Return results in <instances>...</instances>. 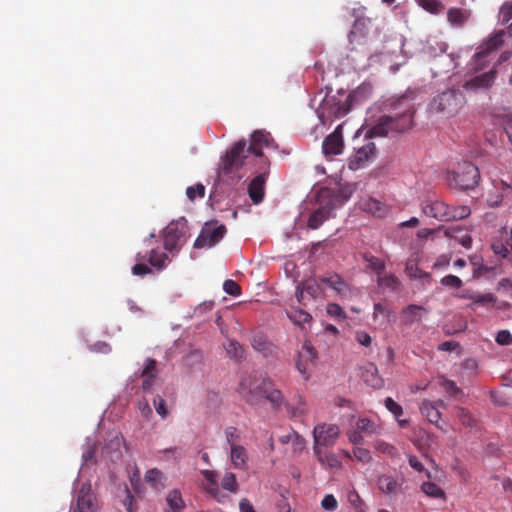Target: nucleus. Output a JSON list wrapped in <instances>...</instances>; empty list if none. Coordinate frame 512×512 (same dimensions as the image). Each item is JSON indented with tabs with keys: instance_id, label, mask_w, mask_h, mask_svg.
<instances>
[{
	"instance_id": "bf43d9fd",
	"label": "nucleus",
	"mask_w": 512,
	"mask_h": 512,
	"mask_svg": "<svg viewBox=\"0 0 512 512\" xmlns=\"http://www.w3.org/2000/svg\"><path fill=\"white\" fill-rule=\"evenodd\" d=\"M348 502L358 511L364 512V502L356 490H351L347 495Z\"/></svg>"
},
{
	"instance_id": "4be33fe9",
	"label": "nucleus",
	"mask_w": 512,
	"mask_h": 512,
	"mask_svg": "<svg viewBox=\"0 0 512 512\" xmlns=\"http://www.w3.org/2000/svg\"><path fill=\"white\" fill-rule=\"evenodd\" d=\"M267 174L261 173L254 177L248 185V194L254 204H259L265 196Z\"/></svg>"
},
{
	"instance_id": "e433bc0d",
	"label": "nucleus",
	"mask_w": 512,
	"mask_h": 512,
	"mask_svg": "<svg viewBox=\"0 0 512 512\" xmlns=\"http://www.w3.org/2000/svg\"><path fill=\"white\" fill-rule=\"evenodd\" d=\"M144 478L155 491H161L165 487L164 474L157 468L148 470Z\"/></svg>"
},
{
	"instance_id": "412c9836",
	"label": "nucleus",
	"mask_w": 512,
	"mask_h": 512,
	"mask_svg": "<svg viewBox=\"0 0 512 512\" xmlns=\"http://www.w3.org/2000/svg\"><path fill=\"white\" fill-rule=\"evenodd\" d=\"M404 479H396L387 474L379 475L377 478V486L379 490L386 495H396L401 491Z\"/></svg>"
},
{
	"instance_id": "dca6fc26",
	"label": "nucleus",
	"mask_w": 512,
	"mask_h": 512,
	"mask_svg": "<svg viewBox=\"0 0 512 512\" xmlns=\"http://www.w3.org/2000/svg\"><path fill=\"white\" fill-rule=\"evenodd\" d=\"M317 358V352L313 348V346L305 342L298 352V357L296 360V368L297 370L308 379V369L309 365L313 364Z\"/></svg>"
},
{
	"instance_id": "9b49d317",
	"label": "nucleus",
	"mask_w": 512,
	"mask_h": 512,
	"mask_svg": "<svg viewBox=\"0 0 512 512\" xmlns=\"http://www.w3.org/2000/svg\"><path fill=\"white\" fill-rule=\"evenodd\" d=\"M226 227L219 225L213 227L206 224L194 242L195 248L212 247L216 245L225 235Z\"/></svg>"
},
{
	"instance_id": "e2e57ef3",
	"label": "nucleus",
	"mask_w": 512,
	"mask_h": 512,
	"mask_svg": "<svg viewBox=\"0 0 512 512\" xmlns=\"http://www.w3.org/2000/svg\"><path fill=\"white\" fill-rule=\"evenodd\" d=\"M223 290L231 296H239L241 294L240 285L234 280L228 279L223 283Z\"/></svg>"
},
{
	"instance_id": "de8ad7c7",
	"label": "nucleus",
	"mask_w": 512,
	"mask_h": 512,
	"mask_svg": "<svg viewBox=\"0 0 512 512\" xmlns=\"http://www.w3.org/2000/svg\"><path fill=\"white\" fill-rule=\"evenodd\" d=\"M146 259V256L137 253L136 254V261L137 263L132 267V273L135 276H145L147 274L152 273V270L150 267H148L146 264L143 263V261Z\"/></svg>"
},
{
	"instance_id": "f257e3e1",
	"label": "nucleus",
	"mask_w": 512,
	"mask_h": 512,
	"mask_svg": "<svg viewBox=\"0 0 512 512\" xmlns=\"http://www.w3.org/2000/svg\"><path fill=\"white\" fill-rule=\"evenodd\" d=\"M239 393L251 405H257L265 399L272 408L279 409L284 403V396L281 390L275 387L274 381L269 377L258 376L257 373L241 379Z\"/></svg>"
},
{
	"instance_id": "69168bd1",
	"label": "nucleus",
	"mask_w": 512,
	"mask_h": 512,
	"mask_svg": "<svg viewBox=\"0 0 512 512\" xmlns=\"http://www.w3.org/2000/svg\"><path fill=\"white\" fill-rule=\"evenodd\" d=\"M153 404L155 406L156 412L162 417L165 418L168 415V409L166 407L165 400L160 396L156 395L153 399Z\"/></svg>"
},
{
	"instance_id": "6e6552de",
	"label": "nucleus",
	"mask_w": 512,
	"mask_h": 512,
	"mask_svg": "<svg viewBox=\"0 0 512 512\" xmlns=\"http://www.w3.org/2000/svg\"><path fill=\"white\" fill-rule=\"evenodd\" d=\"M462 103V93L459 90L448 89L433 99L431 108L438 113L453 115L461 107Z\"/></svg>"
},
{
	"instance_id": "4c0bfd02",
	"label": "nucleus",
	"mask_w": 512,
	"mask_h": 512,
	"mask_svg": "<svg viewBox=\"0 0 512 512\" xmlns=\"http://www.w3.org/2000/svg\"><path fill=\"white\" fill-rule=\"evenodd\" d=\"M356 429L366 436L380 433V427L375 422L365 417L357 420Z\"/></svg>"
},
{
	"instance_id": "13d9d810",
	"label": "nucleus",
	"mask_w": 512,
	"mask_h": 512,
	"mask_svg": "<svg viewBox=\"0 0 512 512\" xmlns=\"http://www.w3.org/2000/svg\"><path fill=\"white\" fill-rule=\"evenodd\" d=\"M186 195L191 201H194L196 197L203 198L205 196V186L201 183H197L194 186H189L186 189Z\"/></svg>"
},
{
	"instance_id": "c756f323",
	"label": "nucleus",
	"mask_w": 512,
	"mask_h": 512,
	"mask_svg": "<svg viewBox=\"0 0 512 512\" xmlns=\"http://www.w3.org/2000/svg\"><path fill=\"white\" fill-rule=\"evenodd\" d=\"M343 147L342 137L337 133L328 135L322 144L323 152L326 155H337L340 154Z\"/></svg>"
},
{
	"instance_id": "2f4dec72",
	"label": "nucleus",
	"mask_w": 512,
	"mask_h": 512,
	"mask_svg": "<svg viewBox=\"0 0 512 512\" xmlns=\"http://www.w3.org/2000/svg\"><path fill=\"white\" fill-rule=\"evenodd\" d=\"M167 508L165 512H181L185 508V502L180 490L173 489L166 496Z\"/></svg>"
},
{
	"instance_id": "603ef678",
	"label": "nucleus",
	"mask_w": 512,
	"mask_h": 512,
	"mask_svg": "<svg viewBox=\"0 0 512 512\" xmlns=\"http://www.w3.org/2000/svg\"><path fill=\"white\" fill-rule=\"evenodd\" d=\"M421 490L429 497L432 498H444V491L433 482H424L421 486Z\"/></svg>"
},
{
	"instance_id": "680f3d73",
	"label": "nucleus",
	"mask_w": 512,
	"mask_h": 512,
	"mask_svg": "<svg viewBox=\"0 0 512 512\" xmlns=\"http://www.w3.org/2000/svg\"><path fill=\"white\" fill-rule=\"evenodd\" d=\"M512 19V1L505 2L499 11V20L502 24L508 23Z\"/></svg>"
},
{
	"instance_id": "9d476101",
	"label": "nucleus",
	"mask_w": 512,
	"mask_h": 512,
	"mask_svg": "<svg viewBox=\"0 0 512 512\" xmlns=\"http://www.w3.org/2000/svg\"><path fill=\"white\" fill-rule=\"evenodd\" d=\"M339 433L340 429L335 424H318L313 430L314 445L320 448L333 446L339 437Z\"/></svg>"
},
{
	"instance_id": "a19ab883",
	"label": "nucleus",
	"mask_w": 512,
	"mask_h": 512,
	"mask_svg": "<svg viewBox=\"0 0 512 512\" xmlns=\"http://www.w3.org/2000/svg\"><path fill=\"white\" fill-rule=\"evenodd\" d=\"M416 3L426 12L432 15H439L445 9L444 4L440 0H415Z\"/></svg>"
},
{
	"instance_id": "4468645a",
	"label": "nucleus",
	"mask_w": 512,
	"mask_h": 512,
	"mask_svg": "<svg viewBox=\"0 0 512 512\" xmlns=\"http://www.w3.org/2000/svg\"><path fill=\"white\" fill-rule=\"evenodd\" d=\"M375 152V144L373 142L366 143L360 147L353 156L349 158V169L358 170L364 167L372 158H374Z\"/></svg>"
},
{
	"instance_id": "ddd939ff",
	"label": "nucleus",
	"mask_w": 512,
	"mask_h": 512,
	"mask_svg": "<svg viewBox=\"0 0 512 512\" xmlns=\"http://www.w3.org/2000/svg\"><path fill=\"white\" fill-rule=\"evenodd\" d=\"M123 444L124 439L119 432H110L102 448V456L111 462H118L122 458Z\"/></svg>"
},
{
	"instance_id": "864d4df0",
	"label": "nucleus",
	"mask_w": 512,
	"mask_h": 512,
	"mask_svg": "<svg viewBox=\"0 0 512 512\" xmlns=\"http://www.w3.org/2000/svg\"><path fill=\"white\" fill-rule=\"evenodd\" d=\"M374 448L378 452L386 454L391 458H396L399 455L396 447L382 440H376L374 443Z\"/></svg>"
},
{
	"instance_id": "20e7f679",
	"label": "nucleus",
	"mask_w": 512,
	"mask_h": 512,
	"mask_svg": "<svg viewBox=\"0 0 512 512\" xmlns=\"http://www.w3.org/2000/svg\"><path fill=\"white\" fill-rule=\"evenodd\" d=\"M448 181L450 186L461 190L474 189L480 181V172L473 163L463 161L453 169Z\"/></svg>"
},
{
	"instance_id": "052dcab7",
	"label": "nucleus",
	"mask_w": 512,
	"mask_h": 512,
	"mask_svg": "<svg viewBox=\"0 0 512 512\" xmlns=\"http://www.w3.org/2000/svg\"><path fill=\"white\" fill-rule=\"evenodd\" d=\"M225 348L231 357L240 358L243 355L242 346L235 340H229Z\"/></svg>"
},
{
	"instance_id": "423d86ee",
	"label": "nucleus",
	"mask_w": 512,
	"mask_h": 512,
	"mask_svg": "<svg viewBox=\"0 0 512 512\" xmlns=\"http://www.w3.org/2000/svg\"><path fill=\"white\" fill-rule=\"evenodd\" d=\"M504 36L505 31L499 30L478 47L471 62L473 70H482L487 66L490 54L495 52L503 44Z\"/></svg>"
},
{
	"instance_id": "09e8293b",
	"label": "nucleus",
	"mask_w": 512,
	"mask_h": 512,
	"mask_svg": "<svg viewBox=\"0 0 512 512\" xmlns=\"http://www.w3.org/2000/svg\"><path fill=\"white\" fill-rule=\"evenodd\" d=\"M377 281L380 287L387 288L393 291L396 290L400 285L399 279L393 274H381L380 276H378Z\"/></svg>"
},
{
	"instance_id": "72a5a7b5",
	"label": "nucleus",
	"mask_w": 512,
	"mask_h": 512,
	"mask_svg": "<svg viewBox=\"0 0 512 512\" xmlns=\"http://www.w3.org/2000/svg\"><path fill=\"white\" fill-rule=\"evenodd\" d=\"M470 12L461 8H450L447 11L448 22L455 27H462L469 19Z\"/></svg>"
},
{
	"instance_id": "c9c22d12",
	"label": "nucleus",
	"mask_w": 512,
	"mask_h": 512,
	"mask_svg": "<svg viewBox=\"0 0 512 512\" xmlns=\"http://www.w3.org/2000/svg\"><path fill=\"white\" fill-rule=\"evenodd\" d=\"M201 473L203 477L208 481V485L206 487L207 492L218 502H222L221 497L223 495H221V491L216 481V472L212 470H202Z\"/></svg>"
},
{
	"instance_id": "c85d7f7f",
	"label": "nucleus",
	"mask_w": 512,
	"mask_h": 512,
	"mask_svg": "<svg viewBox=\"0 0 512 512\" xmlns=\"http://www.w3.org/2000/svg\"><path fill=\"white\" fill-rule=\"evenodd\" d=\"M251 345L255 351L261 353L264 357L272 355L275 348L268 337L261 332L255 333L252 336Z\"/></svg>"
},
{
	"instance_id": "a18cd8bd",
	"label": "nucleus",
	"mask_w": 512,
	"mask_h": 512,
	"mask_svg": "<svg viewBox=\"0 0 512 512\" xmlns=\"http://www.w3.org/2000/svg\"><path fill=\"white\" fill-rule=\"evenodd\" d=\"M221 486L224 490L236 494L239 491V484L236 475L232 472H225L221 479Z\"/></svg>"
},
{
	"instance_id": "0eeeda50",
	"label": "nucleus",
	"mask_w": 512,
	"mask_h": 512,
	"mask_svg": "<svg viewBox=\"0 0 512 512\" xmlns=\"http://www.w3.org/2000/svg\"><path fill=\"white\" fill-rule=\"evenodd\" d=\"M187 229V220L184 217L169 223L164 230L165 249L170 252L178 251L186 242Z\"/></svg>"
},
{
	"instance_id": "ea45409f",
	"label": "nucleus",
	"mask_w": 512,
	"mask_h": 512,
	"mask_svg": "<svg viewBox=\"0 0 512 512\" xmlns=\"http://www.w3.org/2000/svg\"><path fill=\"white\" fill-rule=\"evenodd\" d=\"M456 416L463 426L470 429L477 428L478 420L468 409L457 407Z\"/></svg>"
},
{
	"instance_id": "a878e982",
	"label": "nucleus",
	"mask_w": 512,
	"mask_h": 512,
	"mask_svg": "<svg viewBox=\"0 0 512 512\" xmlns=\"http://www.w3.org/2000/svg\"><path fill=\"white\" fill-rule=\"evenodd\" d=\"M427 311L423 306L411 304L405 307L401 312V322L410 326L416 322H420L423 315L426 314Z\"/></svg>"
},
{
	"instance_id": "0e129e2a",
	"label": "nucleus",
	"mask_w": 512,
	"mask_h": 512,
	"mask_svg": "<svg viewBox=\"0 0 512 512\" xmlns=\"http://www.w3.org/2000/svg\"><path fill=\"white\" fill-rule=\"evenodd\" d=\"M353 455L358 461L362 463H369L372 459L370 451L362 447H355L353 449Z\"/></svg>"
},
{
	"instance_id": "6e6d98bb",
	"label": "nucleus",
	"mask_w": 512,
	"mask_h": 512,
	"mask_svg": "<svg viewBox=\"0 0 512 512\" xmlns=\"http://www.w3.org/2000/svg\"><path fill=\"white\" fill-rule=\"evenodd\" d=\"M226 441L230 445V448L233 446H239L238 442L240 441V432L239 430L234 426H229L224 431Z\"/></svg>"
},
{
	"instance_id": "49530a36",
	"label": "nucleus",
	"mask_w": 512,
	"mask_h": 512,
	"mask_svg": "<svg viewBox=\"0 0 512 512\" xmlns=\"http://www.w3.org/2000/svg\"><path fill=\"white\" fill-rule=\"evenodd\" d=\"M363 259L368 263V268L374 271L378 276L384 272L385 262L382 259L370 254H364Z\"/></svg>"
},
{
	"instance_id": "473e14b6",
	"label": "nucleus",
	"mask_w": 512,
	"mask_h": 512,
	"mask_svg": "<svg viewBox=\"0 0 512 512\" xmlns=\"http://www.w3.org/2000/svg\"><path fill=\"white\" fill-rule=\"evenodd\" d=\"M230 458L235 469L245 470L247 468L248 455L246 449L239 445L230 448Z\"/></svg>"
},
{
	"instance_id": "79ce46f5",
	"label": "nucleus",
	"mask_w": 512,
	"mask_h": 512,
	"mask_svg": "<svg viewBox=\"0 0 512 512\" xmlns=\"http://www.w3.org/2000/svg\"><path fill=\"white\" fill-rule=\"evenodd\" d=\"M386 409L394 415L399 425L404 427L408 424L407 420H402L400 417L403 415V408L400 404L394 401L391 397H387L384 400Z\"/></svg>"
},
{
	"instance_id": "39448f33",
	"label": "nucleus",
	"mask_w": 512,
	"mask_h": 512,
	"mask_svg": "<svg viewBox=\"0 0 512 512\" xmlns=\"http://www.w3.org/2000/svg\"><path fill=\"white\" fill-rule=\"evenodd\" d=\"M251 154L248 151L246 140L241 139L234 143L221 157L219 174L227 175L238 171L245 163V159Z\"/></svg>"
},
{
	"instance_id": "b1692460",
	"label": "nucleus",
	"mask_w": 512,
	"mask_h": 512,
	"mask_svg": "<svg viewBox=\"0 0 512 512\" xmlns=\"http://www.w3.org/2000/svg\"><path fill=\"white\" fill-rule=\"evenodd\" d=\"M319 281L335 290L340 296H345L349 292L348 283L337 273L321 276Z\"/></svg>"
},
{
	"instance_id": "338daca9",
	"label": "nucleus",
	"mask_w": 512,
	"mask_h": 512,
	"mask_svg": "<svg viewBox=\"0 0 512 512\" xmlns=\"http://www.w3.org/2000/svg\"><path fill=\"white\" fill-rule=\"evenodd\" d=\"M327 313L335 318L344 319L346 317L343 308L336 303H329L326 308Z\"/></svg>"
},
{
	"instance_id": "a211bd4d",
	"label": "nucleus",
	"mask_w": 512,
	"mask_h": 512,
	"mask_svg": "<svg viewBox=\"0 0 512 512\" xmlns=\"http://www.w3.org/2000/svg\"><path fill=\"white\" fill-rule=\"evenodd\" d=\"M422 211L426 216L435 218L438 221H450V206L443 201L435 200L426 203L423 205Z\"/></svg>"
},
{
	"instance_id": "58836bf2",
	"label": "nucleus",
	"mask_w": 512,
	"mask_h": 512,
	"mask_svg": "<svg viewBox=\"0 0 512 512\" xmlns=\"http://www.w3.org/2000/svg\"><path fill=\"white\" fill-rule=\"evenodd\" d=\"M287 316L295 325L299 326L312 320V316L308 312L295 307H291V309L287 311Z\"/></svg>"
},
{
	"instance_id": "5701e85b",
	"label": "nucleus",
	"mask_w": 512,
	"mask_h": 512,
	"mask_svg": "<svg viewBox=\"0 0 512 512\" xmlns=\"http://www.w3.org/2000/svg\"><path fill=\"white\" fill-rule=\"evenodd\" d=\"M361 377L365 384L373 389H381L384 386V380L379 376L374 363H368L362 368Z\"/></svg>"
},
{
	"instance_id": "774afa93",
	"label": "nucleus",
	"mask_w": 512,
	"mask_h": 512,
	"mask_svg": "<svg viewBox=\"0 0 512 512\" xmlns=\"http://www.w3.org/2000/svg\"><path fill=\"white\" fill-rule=\"evenodd\" d=\"M441 284L452 288H460L463 282L458 276L447 275L441 279Z\"/></svg>"
},
{
	"instance_id": "5fc2aeb1",
	"label": "nucleus",
	"mask_w": 512,
	"mask_h": 512,
	"mask_svg": "<svg viewBox=\"0 0 512 512\" xmlns=\"http://www.w3.org/2000/svg\"><path fill=\"white\" fill-rule=\"evenodd\" d=\"M406 273L412 279H424L427 281H429L431 279V276L429 273L422 271L415 264H408L406 266Z\"/></svg>"
},
{
	"instance_id": "1a4fd4ad",
	"label": "nucleus",
	"mask_w": 512,
	"mask_h": 512,
	"mask_svg": "<svg viewBox=\"0 0 512 512\" xmlns=\"http://www.w3.org/2000/svg\"><path fill=\"white\" fill-rule=\"evenodd\" d=\"M97 499L92 492L91 485L84 483L77 492L75 503H72L70 512H96Z\"/></svg>"
},
{
	"instance_id": "f8f14e48",
	"label": "nucleus",
	"mask_w": 512,
	"mask_h": 512,
	"mask_svg": "<svg viewBox=\"0 0 512 512\" xmlns=\"http://www.w3.org/2000/svg\"><path fill=\"white\" fill-rule=\"evenodd\" d=\"M248 151L256 157H263L264 148H276L270 133L265 130H256L251 134L250 143L247 146Z\"/></svg>"
},
{
	"instance_id": "2eb2a0df",
	"label": "nucleus",
	"mask_w": 512,
	"mask_h": 512,
	"mask_svg": "<svg viewBox=\"0 0 512 512\" xmlns=\"http://www.w3.org/2000/svg\"><path fill=\"white\" fill-rule=\"evenodd\" d=\"M512 194V186L503 180L493 181V188L488 192L486 202L489 207H498L505 197Z\"/></svg>"
},
{
	"instance_id": "aec40b11",
	"label": "nucleus",
	"mask_w": 512,
	"mask_h": 512,
	"mask_svg": "<svg viewBox=\"0 0 512 512\" xmlns=\"http://www.w3.org/2000/svg\"><path fill=\"white\" fill-rule=\"evenodd\" d=\"M334 210V204L332 200H329L319 208L314 210L308 220V227L310 229H318L324 221L330 218L332 211Z\"/></svg>"
},
{
	"instance_id": "f704fd0d",
	"label": "nucleus",
	"mask_w": 512,
	"mask_h": 512,
	"mask_svg": "<svg viewBox=\"0 0 512 512\" xmlns=\"http://www.w3.org/2000/svg\"><path fill=\"white\" fill-rule=\"evenodd\" d=\"M362 208L378 218H382L388 213L387 207L381 201L374 198L363 201Z\"/></svg>"
},
{
	"instance_id": "6ab92c4d",
	"label": "nucleus",
	"mask_w": 512,
	"mask_h": 512,
	"mask_svg": "<svg viewBox=\"0 0 512 512\" xmlns=\"http://www.w3.org/2000/svg\"><path fill=\"white\" fill-rule=\"evenodd\" d=\"M497 69L494 67L490 71L477 75L465 82L466 90L487 89L495 81Z\"/></svg>"
},
{
	"instance_id": "bb28decb",
	"label": "nucleus",
	"mask_w": 512,
	"mask_h": 512,
	"mask_svg": "<svg viewBox=\"0 0 512 512\" xmlns=\"http://www.w3.org/2000/svg\"><path fill=\"white\" fill-rule=\"evenodd\" d=\"M313 452L319 461V463L326 468L329 469H339L341 468V461L338 456L330 451H323L322 448L317 447V445L313 446Z\"/></svg>"
},
{
	"instance_id": "37998d69",
	"label": "nucleus",
	"mask_w": 512,
	"mask_h": 512,
	"mask_svg": "<svg viewBox=\"0 0 512 512\" xmlns=\"http://www.w3.org/2000/svg\"><path fill=\"white\" fill-rule=\"evenodd\" d=\"M166 261H168V255L165 252L158 249H152L150 251L148 262L152 267H155L157 270H162L166 266Z\"/></svg>"
},
{
	"instance_id": "393cba45",
	"label": "nucleus",
	"mask_w": 512,
	"mask_h": 512,
	"mask_svg": "<svg viewBox=\"0 0 512 512\" xmlns=\"http://www.w3.org/2000/svg\"><path fill=\"white\" fill-rule=\"evenodd\" d=\"M140 377L143 378L142 389L144 391H150L154 386L155 379L157 377L156 361L154 359H146L144 368L140 373Z\"/></svg>"
},
{
	"instance_id": "8fccbe9b",
	"label": "nucleus",
	"mask_w": 512,
	"mask_h": 512,
	"mask_svg": "<svg viewBox=\"0 0 512 512\" xmlns=\"http://www.w3.org/2000/svg\"><path fill=\"white\" fill-rule=\"evenodd\" d=\"M491 247L496 255H499L502 258H509L510 260H512V251L511 247L508 244V241L506 243H503L500 240L494 241Z\"/></svg>"
},
{
	"instance_id": "cd10ccee",
	"label": "nucleus",
	"mask_w": 512,
	"mask_h": 512,
	"mask_svg": "<svg viewBox=\"0 0 512 512\" xmlns=\"http://www.w3.org/2000/svg\"><path fill=\"white\" fill-rule=\"evenodd\" d=\"M422 416H424L430 423L435 424L438 429L445 431L442 424H440L441 413L438 410L437 404L432 401L424 400L420 406Z\"/></svg>"
},
{
	"instance_id": "f03ea898",
	"label": "nucleus",
	"mask_w": 512,
	"mask_h": 512,
	"mask_svg": "<svg viewBox=\"0 0 512 512\" xmlns=\"http://www.w3.org/2000/svg\"><path fill=\"white\" fill-rule=\"evenodd\" d=\"M401 109L393 115L382 116L378 122L370 128V137H383L389 133H403L413 126L414 109L412 105L403 98L398 104Z\"/></svg>"
},
{
	"instance_id": "f3484780",
	"label": "nucleus",
	"mask_w": 512,
	"mask_h": 512,
	"mask_svg": "<svg viewBox=\"0 0 512 512\" xmlns=\"http://www.w3.org/2000/svg\"><path fill=\"white\" fill-rule=\"evenodd\" d=\"M461 298L470 300V308L474 309L475 306L492 307L496 303V297L492 293H480L472 289H465L462 291Z\"/></svg>"
},
{
	"instance_id": "c03bdc74",
	"label": "nucleus",
	"mask_w": 512,
	"mask_h": 512,
	"mask_svg": "<svg viewBox=\"0 0 512 512\" xmlns=\"http://www.w3.org/2000/svg\"><path fill=\"white\" fill-rule=\"evenodd\" d=\"M310 299H316L323 294V289L316 279H308L301 283Z\"/></svg>"
},
{
	"instance_id": "7ed1b4c3",
	"label": "nucleus",
	"mask_w": 512,
	"mask_h": 512,
	"mask_svg": "<svg viewBox=\"0 0 512 512\" xmlns=\"http://www.w3.org/2000/svg\"><path fill=\"white\" fill-rule=\"evenodd\" d=\"M359 91H355L341 100L335 95H326L317 109V114L322 123L332 122L334 119L344 117L351 109L352 101Z\"/></svg>"
},
{
	"instance_id": "4d7b16f0",
	"label": "nucleus",
	"mask_w": 512,
	"mask_h": 512,
	"mask_svg": "<svg viewBox=\"0 0 512 512\" xmlns=\"http://www.w3.org/2000/svg\"><path fill=\"white\" fill-rule=\"evenodd\" d=\"M471 210L468 206L450 207V221L460 220L468 217Z\"/></svg>"
},
{
	"instance_id": "7c9ffc66",
	"label": "nucleus",
	"mask_w": 512,
	"mask_h": 512,
	"mask_svg": "<svg viewBox=\"0 0 512 512\" xmlns=\"http://www.w3.org/2000/svg\"><path fill=\"white\" fill-rule=\"evenodd\" d=\"M284 404L286 406L287 413L291 418H302L308 413L307 403L301 395L297 396L295 403H286L284 401L283 405Z\"/></svg>"
},
{
	"instance_id": "3c124183",
	"label": "nucleus",
	"mask_w": 512,
	"mask_h": 512,
	"mask_svg": "<svg viewBox=\"0 0 512 512\" xmlns=\"http://www.w3.org/2000/svg\"><path fill=\"white\" fill-rule=\"evenodd\" d=\"M440 386L451 397L457 398L463 394L462 390L452 380L441 378Z\"/></svg>"
}]
</instances>
